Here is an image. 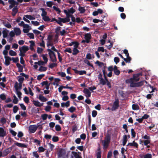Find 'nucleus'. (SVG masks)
I'll return each instance as SVG.
<instances>
[{
	"mask_svg": "<svg viewBox=\"0 0 158 158\" xmlns=\"http://www.w3.org/2000/svg\"><path fill=\"white\" fill-rule=\"evenodd\" d=\"M21 33V31L20 29L18 27H15L13 30L9 32V35L10 36V40H13L15 36H18L20 35Z\"/></svg>",
	"mask_w": 158,
	"mask_h": 158,
	"instance_id": "1",
	"label": "nucleus"
},
{
	"mask_svg": "<svg viewBox=\"0 0 158 158\" xmlns=\"http://www.w3.org/2000/svg\"><path fill=\"white\" fill-rule=\"evenodd\" d=\"M126 82L127 83L130 84V86L131 87H138L143 85L144 82L147 83L146 81H142L137 83L133 82L131 79H128L126 80Z\"/></svg>",
	"mask_w": 158,
	"mask_h": 158,
	"instance_id": "2",
	"label": "nucleus"
},
{
	"mask_svg": "<svg viewBox=\"0 0 158 158\" xmlns=\"http://www.w3.org/2000/svg\"><path fill=\"white\" fill-rule=\"evenodd\" d=\"M69 45L70 46L73 45L74 47L73 50V52L72 53L73 55H76L79 52V50L77 48L79 45V44L78 42L76 41L72 42L70 43Z\"/></svg>",
	"mask_w": 158,
	"mask_h": 158,
	"instance_id": "3",
	"label": "nucleus"
},
{
	"mask_svg": "<svg viewBox=\"0 0 158 158\" xmlns=\"http://www.w3.org/2000/svg\"><path fill=\"white\" fill-rule=\"evenodd\" d=\"M110 140V137L109 135H107L104 140L102 141V143L104 148H106L108 147Z\"/></svg>",
	"mask_w": 158,
	"mask_h": 158,
	"instance_id": "4",
	"label": "nucleus"
},
{
	"mask_svg": "<svg viewBox=\"0 0 158 158\" xmlns=\"http://www.w3.org/2000/svg\"><path fill=\"white\" fill-rule=\"evenodd\" d=\"M47 50L51 60L53 62H56L57 60L55 53L50 49H48Z\"/></svg>",
	"mask_w": 158,
	"mask_h": 158,
	"instance_id": "5",
	"label": "nucleus"
},
{
	"mask_svg": "<svg viewBox=\"0 0 158 158\" xmlns=\"http://www.w3.org/2000/svg\"><path fill=\"white\" fill-rule=\"evenodd\" d=\"M40 125L37 124V125H30L28 127V131L29 133H34L37 130Z\"/></svg>",
	"mask_w": 158,
	"mask_h": 158,
	"instance_id": "6",
	"label": "nucleus"
},
{
	"mask_svg": "<svg viewBox=\"0 0 158 158\" xmlns=\"http://www.w3.org/2000/svg\"><path fill=\"white\" fill-rule=\"evenodd\" d=\"M3 30L2 31V36L4 38H9L10 39V36L9 35V31L6 28H3Z\"/></svg>",
	"mask_w": 158,
	"mask_h": 158,
	"instance_id": "7",
	"label": "nucleus"
},
{
	"mask_svg": "<svg viewBox=\"0 0 158 158\" xmlns=\"http://www.w3.org/2000/svg\"><path fill=\"white\" fill-rule=\"evenodd\" d=\"M123 52L125 54L126 56L127 57L126 58H124V60L127 62H130L131 58L129 56L128 51L126 49H125L123 51Z\"/></svg>",
	"mask_w": 158,
	"mask_h": 158,
	"instance_id": "8",
	"label": "nucleus"
},
{
	"mask_svg": "<svg viewBox=\"0 0 158 158\" xmlns=\"http://www.w3.org/2000/svg\"><path fill=\"white\" fill-rule=\"evenodd\" d=\"M58 19H59V22L58 23V24H59L60 26H63V24H62V23H65L69 22V20H68L65 18H62L60 17H59L58 18Z\"/></svg>",
	"mask_w": 158,
	"mask_h": 158,
	"instance_id": "9",
	"label": "nucleus"
},
{
	"mask_svg": "<svg viewBox=\"0 0 158 158\" xmlns=\"http://www.w3.org/2000/svg\"><path fill=\"white\" fill-rule=\"evenodd\" d=\"M119 106V101L118 99H115L114 103L113 106L112 108L113 110H114L118 109Z\"/></svg>",
	"mask_w": 158,
	"mask_h": 158,
	"instance_id": "10",
	"label": "nucleus"
},
{
	"mask_svg": "<svg viewBox=\"0 0 158 158\" xmlns=\"http://www.w3.org/2000/svg\"><path fill=\"white\" fill-rule=\"evenodd\" d=\"M83 92L85 94V96L87 98L90 97L91 96V93L88 89H84L83 90Z\"/></svg>",
	"mask_w": 158,
	"mask_h": 158,
	"instance_id": "11",
	"label": "nucleus"
},
{
	"mask_svg": "<svg viewBox=\"0 0 158 158\" xmlns=\"http://www.w3.org/2000/svg\"><path fill=\"white\" fill-rule=\"evenodd\" d=\"M140 75V74H135L133 75V78H131L130 79H131L133 82H136L139 80V76Z\"/></svg>",
	"mask_w": 158,
	"mask_h": 158,
	"instance_id": "12",
	"label": "nucleus"
},
{
	"mask_svg": "<svg viewBox=\"0 0 158 158\" xmlns=\"http://www.w3.org/2000/svg\"><path fill=\"white\" fill-rule=\"evenodd\" d=\"M32 102L34 105L37 107H40L43 106L44 103H41L38 101L33 100Z\"/></svg>",
	"mask_w": 158,
	"mask_h": 158,
	"instance_id": "13",
	"label": "nucleus"
},
{
	"mask_svg": "<svg viewBox=\"0 0 158 158\" xmlns=\"http://www.w3.org/2000/svg\"><path fill=\"white\" fill-rule=\"evenodd\" d=\"M5 59L4 64L6 66H8L10 64V61L11 60V58L8 56H4Z\"/></svg>",
	"mask_w": 158,
	"mask_h": 158,
	"instance_id": "14",
	"label": "nucleus"
},
{
	"mask_svg": "<svg viewBox=\"0 0 158 158\" xmlns=\"http://www.w3.org/2000/svg\"><path fill=\"white\" fill-rule=\"evenodd\" d=\"M41 85L42 86H44L45 88L47 90H48L50 85V83H48V81H45L42 82L41 83Z\"/></svg>",
	"mask_w": 158,
	"mask_h": 158,
	"instance_id": "15",
	"label": "nucleus"
},
{
	"mask_svg": "<svg viewBox=\"0 0 158 158\" xmlns=\"http://www.w3.org/2000/svg\"><path fill=\"white\" fill-rule=\"evenodd\" d=\"M42 102H46L48 100V99L44 96L41 94H40L38 98Z\"/></svg>",
	"mask_w": 158,
	"mask_h": 158,
	"instance_id": "16",
	"label": "nucleus"
},
{
	"mask_svg": "<svg viewBox=\"0 0 158 158\" xmlns=\"http://www.w3.org/2000/svg\"><path fill=\"white\" fill-rule=\"evenodd\" d=\"M14 87L15 90H19V89H21L22 87V84L16 82L15 83Z\"/></svg>",
	"mask_w": 158,
	"mask_h": 158,
	"instance_id": "17",
	"label": "nucleus"
},
{
	"mask_svg": "<svg viewBox=\"0 0 158 158\" xmlns=\"http://www.w3.org/2000/svg\"><path fill=\"white\" fill-rule=\"evenodd\" d=\"M6 134V131L2 127H0V137H3Z\"/></svg>",
	"mask_w": 158,
	"mask_h": 158,
	"instance_id": "18",
	"label": "nucleus"
},
{
	"mask_svg": "<svg viewBox=\"0 0 158 158\" xmlns=\"http://www.w3.org/2000/svg\"><path fill=\"white\" fill-rule=\"evenodd\" d=\"M47 69V67L41 66L39 67L38 71L40 72H45Z\"/></svg>",
	"mask_w": 158,
	"mask_h": 158,
	"instance_id": "19",
	"label": "nucleus"
},
{
	"mask_svg": "<svg viewBox=\"0 0 158 158\" xmlns=\"http://www.w3.org/2000/svg\"><path fill=\"white\" fill-rule=\"evenodd\" d=\"M29 49V48L27 46H23L21 48H19V50L20 52H22L25 53Z\"/></svg>",
	"mask_w": 158,
	"mask_h": 158,
	"instance_id": "20",
	"label": "nucleus"
},
{
	"mask_svg": "<svg viewBox=\"0 0 158 158\" xmlns=\"http://www.w3.org/2000/svg\"><path fill=\"white\" fill-rule=\"evenodd\" d=\"M35 64H37L40 66L44 65L46 64L44 63V62L42 60H39L38 62H36L34 63Z\"/></svg>",
	"mask_w": 158,
	"mask_h": 158,
	"instance_id": "21",
	"label": "nucleus"
},
{
	"mask_svg": "<svg viewBox=\"0 0 158 158\" xmlns=\"http://www.w3.org/2000/svg\"><path fill=\"white\" fill-rule=\"evenodd\" d=\"M33 32L34 34L37 35L38 36H40L41 37V40H43L44 37L40 35V34L41 33V32L37 30H33Z\"/></svg>",
	"mask_w": 158,
	"mask_h": 158,
	"instance_id": "22",
	"label": "nucleus"
},
{
	"mask_svg": "<svg viewBox=\"0 0 158 158\" xmlns=\"http://www.w3.org/2000/svg\"><path fill=\"white\" fill-rule=\"evenodd\" d=\"M113 71L114 74L117 75H118L120 74V71L118 69L117 67L115 65L114 66Z\"/></svg>",
	"mask_w": 158,
	"mask_h": 158,
	"instance_id": "23",
	"label": "nucleus"
},
{
	"mask_svg": "<svg viewBox=\"0 0 158 158\" xmlns=\"http://www.w3.org/2000/svg\"><path fill=\"white\" fill-rule=\"evenodd\" d=\"M123 146H124L126 143L127 141V135H124L123 136Z\"/></svg>",
	"mask_w": 158,
	"mask_h": 158,
	"instance_id": "24",
	"label": "nucleus"
},
{
	"mask_svg": "<svg viewBox=\"0 0 158 158\" xmlns=\"http://www.w3.org/2000/svg\"><path fill=\"white\" fill-rule=\"evenodd\" d=\"M72 156L74 157L75 158H81L80 155L77 152H72Z\"/></svg>",
	"mask_w": 158,
	"mask_h": 158,
	"instance_id": "25",
	"label": "nucleus"
},
{
	"mask_svg": "<svg viewBox=\"0 0 158 158\" xmlns=\"http://www.w3.org/2000/svg\"><path fill=\"white\" fill-rule=\"evenodd\" d=\"M4 25L8 28H10L12 27L11 25L8 22H3V23Z\"/></svg>",
	"mask_w": 158,
	"mask_h": 158,
	"instance_id": "26",
	"label": "nucleus"
},
{
	"mask_svg": "<svg viewBox=\"0 0 158 158\" xmlns=\"http://www.w3.org/2000/svg\"><path fill=\"white\" fill-rule=\"evenodd\" d=\"M62 107H64L65 106L67 107H69L70 105V102L69 101H67L65 103L62 102L61 104Z\"/></svg>",
	"mask_w": 158,
	"mask_h": 158,
	"instance_id": "27",
	"label": "nucleus"
},
{
	"mask_svg": "<svg viewBox=\"0 0 158 158\" xmlns=\"http://www.w3.org/2000/svg\"><path fill=\"white\" fill-rule=\"evenodd\" d=\"M140 158H152V155L149 153H147L145 155L142 156Z\"/></svg>",
	"mask_w": 158,
	"mask_h": 158,
	"instance_id": "28",
	"label": "nucleus"
},
{
	"mask_svg": "<svg viewBox=\"0 0 158 158\" xmlns=\"http://www.w3.org/2000/svg\"><path fill=\"white\" fill-rule=\"evenodd\" d=\"M127 145L131 146H134L136 148H137L138 146L137 143L135 142L134 141H133L132 143H128Z\"/></svg>",
	"mask_w": 158,
	"mask_h": 158,
	"instance_id": "29",
	"label": "nucleus"
},
{
	"mask_svg": "<svg viewBox=\"0 0 158 158\" xmlns=\"http://www.w3.org/2000/svg\"><path fill=\"white\" fill-rule=\"evenodd\" d=\"M15 145L21 148H26L27 147L26 145L23 143L16 142L15 143Z\"/></svg>",
	"mask_w": 158,
	"mask_h": 158,
	"instance_id": "30",
	"label": "nucleus"
},
{
	"mask_svg": "<svg viewBox=\"0 0 158 158\" xmlns=\"http://www.w3.org/2000/svg\"><path fill=\"white\" fill-rule=\"evenodd\" d=\"M8 2L11 5H13V6L18 5V3L14 0H9Z\"/></svg>",
	"mask_w": 158,
	"mask_h": 158,
	"instance_id": "31",
	"label": "nucleus"
},
{
	"mask_svg": "<svg viewBox=\"0 0 158 158\" xmlns=\"http://www.w3.org/2000/svg\"><path fill=\"white\" fill-rule=\"evenodd\" d=\"M42 57L43 59L44 60L45 63H47L48 61V59L47 58V54H43L42 55Z\"/></svg>",
	"mask_w": 158,
	"mask_h": 158,
	"instance_id": "32",
	"label": "nucleus"
},
{
	"mask_svg": "<svg viewBox=\"0 0 158 158\" xmlns=\"http://www.w3.org/2000/svg\"><path fill=\"white\" fill-rule=\"evenodd\" d=\"M78 10L80 11V13L81 14L84 13L85 11L84 7H82L80 6H79Z\"/></svg>",
	"mask_w": 158,
	"mask_h": 158,
	"instance_id": "33",
	"label": "nucleus"
},
{
	"mask_svg": "<svg viewBox=\"0 0 158 158\" xmlns=\"http://www.w3.org/2000/svg\"><path fill=\"white\" fill-rule=\"evenodd\" d=\"M40 10L42 11V13L41 14V16L43 17L46 16L47 15V12L45 11V10L44 8H41Z\"/></svg>",
	"mask_w": 158,
	"mask_h": 158,
	"instance_id": "34",
	"label": "nucleus"
},
{
	"mask_svg": "<svg viewBox=\"0 0 158 158\" xmlns=\"http://www.w3.org/2000/svg\"><path fill=\"white\" fill-rule=\"evenodd\" d=\"M107 41L106 42L107 45L106 46L108 47V48H110L112 46V44L110 42V40H106Z\"/></svg>",
	"mask_w": 158,
	"mask_h": 158,
	"instance_id": "35",
	"label": "nucleus"
},
{
	"mask_svg": "<svg viewBox=\"0 0 158 158\" xmlns=\"http://www.w3.org/2000/svg\"><path fill=\"white\" fill-rule=\"evenodd\" d=\"M132 108L133 110H138L139 109V107L137 104H133L132 105Z\"/></svg>",
	"mask_w": 158,
	"mask_h": 158,
	"instance_id": "36",
	"label": "nucleus"
},
{
	"mask_svg": "<svg viewBox=\"0 0 158 158\" xmlns=\"http://www.w3.org/2000/svg\"><path fill=\"white\" fill-rule=\"evenodd\" d=\"M17 78L19 83L22 84L24 79L23 77H21L20 76H19Z\"/></svg>",
	"mask_w": 158,
	"mask_h": 158,
	"instance_id": "37",
	"label": "nucleus"
},
{
	"mask_svg": "<svg viewBox=\"0 0 158 158\" xmlns=\"http://www.w3.org/2000/svg\"><path fill=\"white\" fill-rule=\"evenodd\" d=\"M105 78V80H104L103 78H100V83L102 85H105L106 84V80Z\"/></svg>",
	"mask_w": 158,
	"mask_h": 158,
	"instance_id": "38",
	"label": "nucleus"
},
{
	"mask_svg": "<svg viewBox=\"0 0 158 158\" xmlns=\"http://www.w3.org/2000/svg\"><path fill=\"white\" fill-rule=\"evenodd\" d=\"M143 141L144 145L145 146H147V148H149L150 146H148V145L150 143V140H143Z\"/></svg>",
	"mask_w": 158,
	"mask_h": 158,
	"instance_id": "39",
	"label": "nucleus"
},
{
	"mask_svg": "<svg viewBox=\"0 0 158 158\" xmlns=\"http://www.w3.org/2000/svg\"><path fill=\"white\" fill-rule=\"evenodd\" d=\"M91 37V35L89 33H87L85 35V40H90Z\"/></svg>",
	"mask_w": 158,
	"mask_h": 158,
	"instance_id": "40",
	"label": "nucleus"
},
{
	"mask_svg": "<svg viewBox=\"0 0 158 158\" xmlns=\"http://www.w3.org/2000/svg\"><path fill=\"white\" fill-rule=\"evenodd\" d=\"M57 66V64L56 62H53V63L50 64L49 65V67L51 69H52L54 67H56Z\"/></svg>",
	"mask_w": 158,
	"mask_h": 158,
	"instance_id": "41",
	"label": "nucleus"
},
{
	"mask_svg": "<svg viewBox=\"0 0 158 158\" xmlns=\"http://www.w3.org/2000/svg\"><path fill=\"white\" fill-rule=\"evenodd\" d=\"M29 42L30 43V48L31 50H33L34 49L33 47L35 45V43L33 41H30Z\"/></svg>",
	"mask_w": 158,
	"mask_h": 158,
	"instance_id": "42",
	"label": "nucleus"
},
{
	"mask_svg": "<svg viewBox=\"0 0 158 158\" xmlns=\"http://www.w3.org/2000/svg\"><path fill=\"white\" fill-rule=\"evenodd\" d=\"M9 54L11 56H15L17 53L16 52L12 50H10L9 52Z\"/></svg>",
	"mask_w": 158,
	"mask_h": 158,
	"instance_id": "43",
	"label": "nucleus"
},
{
	"mask_svg": "<svg viewBox=\"0 0 158 158\" xmlns=\"http://www.w3.org/2000/svg\"><path fill=\"white\" fill-rule=\"evenodd\" d=\"M76 110V108L74 106H72L68 109V110L71 113H73Z\"/></svg>",
	"mask_w": 158,
	"mask_h": 158,
	"instance_id": "44",
	"label": "nucleus"
},
{
	"mask_svg": "<svg viewBox=\"0 0 158 158\" xmlns=\"http://www.w3.org/2000/svg\"><path fill=\"white\" fill-rule=\"evenodd\" d=\"M68 11L69 12V14H72L75 12V10L72 7L70 9L68 10Z\"/></svg>",
	"mask_w": 158,
	"mask_h": 158,
	"instance_id": "45",
	"label": "nucleus"
},
{
	"mask_svg": "<svg viewBox=\"0 0 158 158\" xmlns=\"http://www.w3.org/2000/svg\"><path fill=\"white\" fill-rule=\"evenodd\" d=\"M13 98H14V99L13 100V103L15 104H16L18 102V98L16 97L15 95H14L13 96Z\"/></svg>",
	"mask_w": 158,
	"mask_h": 158,
	"instance_id": "46",
	"label": "nucleus"
},
{
	"mask_svg": "<svg viewBox=\"0 0 158 158\" xmlns=\"http://www.w3.org/2000/svg\"><path fill=\"white\" fill-rule=\"evenodd\" d=\"M53 42L52 41V40H48L47 43V45L48 47H49L50 46H52L53 45Z\"/></svg>",
	"mask_w": 158,
	"mask_h": 158,
	"instance_id": "47",
	"label": "nucleus"
},
{
	"mask_svg": "<svg viewBox=\"0 0 158 158\" xmlns=\"http://www.w3.org/2000/svg\"><path fill=\"white\" fill-rule=\"evenodd\" d=\"M17 66L19 69V72H21L23 71V67L21 65L19 64H17Z\"/></svg>",
	"mask_w": 158,
	"mask_h": 158,
	"instance_id": "48",
	"label": "nucleus"
},
{
	"mask_svg": "<svg viewBox=\"0 0 158 158\" xmlns=\"http://www.w3.org/2000/svg\"><path fill=\"white\" fill-rule=\"evenodd\" d=\"M24 16L25 17L27 18L30 20L35 19V18L34 17H32V16H31V15H25Z\"/></svg>",
	"mask_w": 158,
	"mask_h": 158,
	"instance_id": "49",
	"label": "nucleus"
},
{
	"mask_svg": "<svg viewBox=\"0 0 158 158\" xmlns=\"http://www.w3.org/2000/svg\"><path fill=\"white\" fill-rule=\"evenodd\" d=\"M51 109V106H49V105H47V106H45L44 110L48 112Z\"/></svg>",
	"mask_w": 158,
	"mask_h": 158,
	"instance_id": "50",
	"label": "nucleus"
},
{
	"mask_svg": "<svg viewBox=\"0 0 158 158\" xmlns=\"http://www.w3.org/2000/svg\"><path fill=\"white\" fill-rule=\"evenodd\" d=\"M76 73L80 75H82L86 73V72L85 70L77 71Z\"/></svg>",
	"mask_w": 158,
	"mask_h": 158,
	"instance_id": "51",
	"label": "nucleus"
},
{
	"mask_svg": "<svg viewBox=\"0 0 158 158\" xmlns=\"http://www.w3.org/2000/svg\"><path fill=\"white\" fill-rule=\"evenodd\" d=\"M42 19L44 21L46 22H49L51 20V19L47 16H45L43 17Z\"/></svg>",
	"mask_w": 158,
	"mask_h": 158,
	"instance_id": "52",
	"label": "nucleus"
},
{
	"mask_svg": "<svg viewBox=\"0 0 158 158\" xmlns=\"http://www.w3.org/2000/svg\"><path fill=\"white\" fill-rule=\"evenodd\" d=\"M53 9L57 12V13L58 14H60L61 12V10L58 7H56L55 6H53Z\"/></svg>",
	"mask_w": 158,
	"mask_h": 158,
	"instance_id": "53",
	"label": "nucleus"
},
{
	"mask_svg": "<svg viewBox=\"0 0 158 158\" xmlns=\"http://www.w3.org/2000/svg\"><path fill=\"white\" fill-rule=\"evenodd\" d=\"M45 149L43 147H40L38 148V151L39 152H44L45 151Z\"/></svg>",
	"mask_w": 158,
	"mask_h": 158,
	"instance_id": "54",
	"label": "nucleus"
},
{
	"mask_svg": "<svg viewBox=\"0 0 158 158\" xmlns=\"http://www.w3.org/2000/svg\"><path fill=\"white\" fill-rule=\"evenodd\" d=\"M48 115L46 114H42L41 116V117L43 120H45L48 117Z\"/></svg>",
	"mask_w": 158,
	"mask_h": 158,
	"instance_id": "55",
	"label": "nucleus"
},
{
	"mask_svg": "<svg viewBox=\"0 0 158 158\" xmlns=\"http://www.w3.org/2000/svg\"><path fill=\"white\" fill-rule=\"evenodd\" d=\"M96 64H98V66L100 67H102L104 66V64L102 62H100L98 60H97L96 61Z\"/></svg>",
	"mask_w": 158,
	"mask_h": 158,
	"instance_id": "56",
	"label": "nucleus"
},
{
	"mask_svg": "<svg viewBox=\"0 0 158 158\" xmlns=\"http://www.w3.org/2000/svg\"><path fill=\"white\" fill-rule=\"evenodd\" d=\"M84 62L87 64L88 65L93 68V65L92 64H91L89 61L87 60H84Z\"/></svg>",
	"mask_w": 158,
	"mask_h": 158,
	"instance_id": "57",
	"label": "nucleus"
},
{
	"mask_svg": "<svg viewBox=\"0 0 158 158\" xmlns=\"http://www.w3.org/2000/svg\"><path fill=\"white\" fill-rule=\"evenodd\" d=\"M48 145L49 148L50 150H49V152L50 151H52L53 150V149L54 148V146L51 143H48Z\"/></svg>",
	"mask_w": 158,
	"mask_h": 158,
	"instance_id": "58",
	"label": "nucleus"
},
{
	"mask_svg": "<svg viewBox=\"0 0 158 158\" xmlns=\"http://www.w3.org/2000/svg\"><path fill=\"white\" fill-rule=\"evenodd\" d=\"M47 6L51 7L53 5V3L51 1H48L46 2Z\"/></svg>",
	"mask_w": 158,
	"mask_h": 158,
	"instance_id": "59",
	"label": "nucleus"
},
{
	"mask_svg": "<svg viewBox=\"0 0 158 158\" xmlns=\"http://www.w3.org/2000/svg\"><path fill=\"white\" fill-rule=\"evenodd\" d=\"M55 129L57 131H60L61 130L60 126L59 125H56L55 127Z\"/></svg>",
	"mask_w": 158,
	"mask_h": 158,
	"instance_id": "60",
	"label": "nucleus"
},
{
	"mask_svg": "<svg viewBox=\"0 0 158 158\" xmlns=\"http://www.w3.org/2000/svg\"><path fill=\"white\" fill-rule=\"evenodd\" d=\"M27 35L30 37V39H34V35L33 33H27Z\"/></svg>",
	"mask_w": 158,
	"mask_h": 158,
	"instance_id": "61",
	"label": "nucleus"
},
{
	"mask_svg": "<svg viewBox=\"0 0 158 158\" xmlns=\"http://www.w3.org/2000/svg\"><path fill=\"white\" fill-rule=\"evenodd\" d=\"M44 76L45 74H44L39 75L37 76V79L38 80H40L42 78V77H44Z\"/></svg>",
	"mask_w": 158,
	"mask_h": 158,
	"instance_id": "62",
	"label": "nucleus"
},
{
	"mask_svg": "<svg viewBox=\"0 0 158 158\" xmlns=\"http://www.w3.org/2000/svg\"><path fill=\"white\" fill-rule=\"evenodd\" d=\"M16 93L18 95V97L20 99L21 98V95H22V94L21 92H20L19 90H16Z\"/></svg>",
	"mask_w": 158,
	"mask_h": 158,
	"instance_id": "63",
	"label": "nucleus"
},
{
	"mask_svg": "<svg viewBox=\"0 0 158 158\" xmlns=\"http://www.w3.org/2000/svg\"><path fill=\"white\" fill-rule=\"evenodd\" d=\"M33 156L36 158H38L39 157V156L37 152H34L32 153Z\"/></svg>",
	"mask_w": 158,
	"mask_h": 158,
	"instance_id": "64",
	"label": "nucleus"
}]
</instances>
